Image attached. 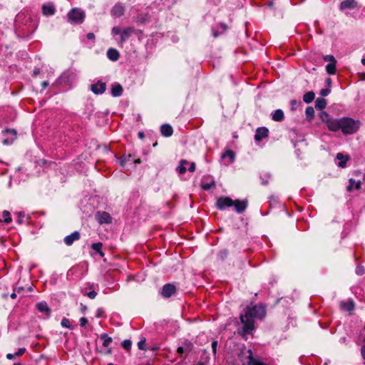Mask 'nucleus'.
Wrapping results in <instances>:
<instances>
[{"mask_svg": "<svg viewBox=\"0 0 365 365\" xmlns=\"http://www.w3.org/2000/svg\"><path fill=\"white\" fill-rule=\"evenodd\" d=\"M266 314L265 309L262 305L247 307L240 315V321L243 325L242 335L245 336L255 329V319H262Z\"/></svg>", "mask_w": 365, "mask_h": 365, "instance_id": "f257e3e1", "label": "nucleus"}, {"mask_svg": "<svg viewBox=\"0 0 365 365\" xmlns=\"http://www.w3.org/2000/svg\"><path fill=\"white\" fill-rule=\"evenodd\" d=\"M361 123L359 120H355L351 118H341L336 119L335 128L333 132L339 130L345 135L355 133L359 128Z\"/></svg>", "mask_w": 365, "mask_h": 365, "instance_id": "f03ea898", "label": "nucleus"}, {"mask_svg": "<svg viewBox=\"0 0 365 365\" xmlns=\"http://www.w3.org/2000/svg\"><path fill=\"white\" fill-rule=\"evenodd\" d=\"M68 20L71 24H81L85 19V12L80 9H72L67 14Z\"/></svg>", "mask_w": 365, "mask_h": 365, "instance_id": "7ed1b4c3", "label": "nucleus"}, {"mask_svg": "<svg viewBox=\"0 0 365 365\" xmlns=\"http://www.w3.org/2000/svg\"><path fill=\"white\" fill-rule=\"evenodd\" d=\"M320 118L324 123H326L329 130L333 131L336 129L335 125L337 118H331L329 115L325 111H323L320 113Z\"/></svg>", "mask_w": 365, "mask_h": 365, "instance_id": "20e7f679", "label": "nucleus"}, {"mask_svg": "<svg viewBox=\"0 0 365 365\" xmlns=\"http://www.w3.org/2000/svg\"><path fill=\"white\" fill-rule=\"evenodd\" d=\"M234 204V200L230 197H221L216 202L217 207L220 210H224L227 207H232Z\"/></svg>", "mask_w": 365, "mask_h": 365, "instance_id": "39448f33", "label": "nucleus"}, {"mask_svg": "<svg viewBox=\"0 0 365 365\" xmlns=\"http://www.w3.org/2000/svg\"><path fill=\"white\" fill-rule=\"evenodd\" d=\"M176 292L175 285L172 284H165L161 290V295L165 298H169Z\"/></svg>", "mask_w": 365, "mask_h": 365, "instance_id": "423d86ee", "label": "nucleus"}, {"mask_svg": "<svg viewBox=\"0 0 365 365\" xmlns=\"http://www.w3.org/2000/svg\"><path fill=\"white\" fill-rule=\"evenodd\" d=\"M96 219L101 225L111 222V217L107 212H98L96 215Z\"/></svg>", "mask_w": 365, "mask_h": 365, "instance_id": "0eeeda50", "label": "nucleus"}, {"mask_svg": "<svg viewBox=\"0 0 365 365\" xmlns=\"http://www.w3.org/2000/svg\"><path fill=\"white\" fill-rule=\"evenodd\" d=\"M106 84L101 81L91 85V90L95 94H102L106 91Z\"/></svg>", "mask_w": 365, "mask_h": 365, "instance_id": "6e6552de", "label": "nucleus"}, {"mask_svg": "<svg viewBox=\"0 0 365 365\" xmlns=\"http://www.w3.org/2000/svg\"><path fill=\"white\" fill-rule=\"evenodd\" d=\"M269 130L265 127L258 128L255 135V140L259 142L268 136Z\"/></svg>", "mask_w": 365, "mask_h": 365, "instance_id": "1a4fd4ad", "label": "nucleus"}, {"mask_svg": "<svg viewBox=\"0 0 365 365\" xmlns=\"http://www.w3.org/2000/svg\"><path fill=\"white\" fill-rule=\"evenodd\" d=\"M358 7V4L355 0H344L341 2L339 9L341 11L346 9H354Z\"/></svg>", "mask_w": 365, "mask_h": 365, "instance_id": "9d476101", "label": "nucleus"}, {"mask_svg": "<svg viewBox=\"0 0 365 365\" xmlns=\"http://www.w3.org/2000/svg\"><path fill=\"white\" fill-rule=\"evenodd\" d=\"M232 206L235 207V210L237 213H242L247 207V201L236 200L234 201Z\"/></svg>", "mask_w": 365, "mask_h": 365, "instance_id": "9b49d317", "label": "nucleus"}, {"mask_svg": "<svg viewBox=\"0 0 365 365\" xmlns=\"http://www.w3.org/2000/svg\"><path fill=\"white\" fill-rule=\"evenodd\" d=\"M80 239V233L78 231H75L73 233H71L69 235H67L63 239L64 243L68 245L71 246L74 241H76Z\"/></svg>", "mask_w": 365, "mask_h": 365, "instance_id": "f8f14e48", "label": "nucleus"}, {"mask_svg": "<svg viewBox=\"0 0 365 365\" xmlns=\"http://www.w3.org/2000/svg\"><path fill=\"white\" fill-rule=\"evenodd\" d=\"M340 308L342 311L351 312L354 309V303L352 299L342 301L340 302Z\"/></svg>", "mask_w": 365, "mask_h": 365, "instance_id": "ddd939ff", "label": "nucleus"}, {"mask_svg": "<svg viewBox=\"0 0 365 365\" xmlns=\"http://www.w3.org/2000/svg\"><path fill=\"white\" fill-rule=\"evenodd\" d=\"M125 11L124 6L120 4H116L111 9V14L113 16L119 17L123 15Z\"/></svg>", "mask_w": 365, "mask_h": 365, "instance_id": "4468645a", "label": "nucleus"}, {"mask_svg": "<svg viewBox=\"0 0 365 365\" xmlns=\"http://www.w3.org/2000/svg\"><path fill=\"white\" fill-rule=\"evenodd\" d=\"M135 29L133 27H128L123 29L120 33V42L123 43L134 33Z\"/></svg>", "mask_w": 365, "mask_h": 365, "instance_id": "2eb2a0df", "label": "nucleus"}, {"mask_svg": "<svg viewBox=\"0 0 365 365\" xmlns=\"http://www.w3.org/2000/svg\"><path fill=\"white\" fill-rule=\"evenodd\" d=\"M361 187V181H356L353 178H350L349 180V185L346 187V190L348 192H351L354 190H360Z\"/></svg>", "mask_w": 365, "mask_h": 365, "instance_id": "dca6fc26", "label": "nucleus"}, {"mask_svg": "<svg viewBox=\"0 0 365 365\" xmlns=\"http://www.w3.org/2000/svg\"><path fill=\"white\" fill-rule=\"evenodd\" d=\"M160 133L165 137H170L173 133V129L169 124H163L160 127Z\"/></svg>", "mask_w": 365, "mask_h": 365, "instance_id": "f3484780", "label": "nucleus"}, {"mask_svg": "<svg viewBox=\"0 0 365 365\" xmlns=\"http://www.w3.org/2000/svg\"><path fill=\"white\" fill-rule=\"evenodd\" d=\"M227 29V26L225 24L221 23L219 25H217L216 29L212 28V35L214 37H217L221 34L225 32Z\"/></svg>", "mask_w": 365, "mask_h": 365, "instance_id": "a211bd4d", "label": "nucleus"}, {"mask_svg": "<svg viewBox=\"0 0 365 365\" xmlns=\"http://www.w3.org/2000/svg\"><path fill=\"white\" fill-rule=\"evenodd\" d=\"M36 308L40 312L45 314L46 316H49L51 314V309L45 302L38 303L36 304Z\"/></svg>", "mask_w": 365, "mask_h": 365, "instance_id": "6ab92c4d", "label": "nucleus"}, {"mask_svg": "<svg viewBox=\"0 0 365 365\" xmlns=\"http://www.w3.org/2000/svg\"><path fill=\"white\" fill-rule=\"evenodd\" d=\"M107 57L112 61H116L120 57V53L115 48H111L107 51Z\"/></svg>", "mask_w": 365, "mask_h": 365, "instance_id": "aec40b11", "label": "nucleus"}, {"mask_svg": "<svg viewBox=\"0 0 365 365\" xmlns=\"http://www.w3.org/2000/svg\"><path fill=\"white\" fill-rule=\"evenodd\" d=\"M249 356H247L249 361L247 362V365H267L265 363L261 361L259 359H255L252 356V351L251 349H249Z\"/></svg>", "mask_w": 365, "mask_h": 365, "instance_id": "412c9836", "label": "nucleus"}, {"mask_svg": "<svg viewBox=\"0 0 365 365\" xmlns=\"http://www.w3.org/2000/svg\"><path fill=\"white\" fill-rule=\"evenodd\" d=\"M189 165V162L186 160H181L179 163V165L176 168V171L180 174H184L187 170V166Z\"/></svg>", "mask_w": 365, "mask_h": 365, "instance_id": "4be33fe9", "label": "nucleus"}, {"mask_svg": "<svg viewBox=\"0 0 365 365\" xmlns=\"http://www.w3.org/2000/svg\"><path fill=\"white\" fill-rule=\"evenodd\" d=\"M284 118V112L281 109L274 110L272 114V119L274 121L280 122Z\"/></svg>", "mask_w": 365, "mask_h": 365, "instance_id": "5701e85b", "label": "nucleus"}, {"mask_svg": "<svg viewBox=\"0 0 365 365\" xmlns=\"http://www.w3.org/2000/svg\"><path fill=\"white\" fill-rule=\"evenodd\" d=\"M123 91V87L120 84L116 83L112 86L111 94L114 97H118L122 95Z\"/></svg>", "mask_w": 365, "mask_h": 365, "instance_id": "b1692460", "label": "nucleus"}, {"mask_svg": "<svg viewBox=\"0 0 365 365\" xmlns=\"http://www.w3.org/2000/svg\"><path fill=\"white\" fill-rule=\"evenodd\" d=\"M336 158L340 160L339 163V166L341 168H344L346 166V162L349 160V156L344 155L341 153L336 154Z\"/></svg>", "mask_w": 365, "mask_h": 365, "instance_id": "393cba45", "label": "nucleus"}, {"mask_svg": "<svg viewBox=\"0 0 365 365\" xmlns=\"http://www.w3.org/2000/svg\"><path fill=\"white\" fill-rule=\"evenodd\" d=\"M6 133L10 135L11 138L4 139L3 143L4 145H9V144L12 143V142L14 141V140L16 137V133L14 130H6Z\"/></svg>", "mask_w": 365, "mask_h": 365, "instance_id": "a878e982", "label": "nucleus"}, {"mask_svg": "<svg viewBox=\"0 0 365 365\" xmlns=\"http://www.w3.org/2000/svg\"><path fill=\"white\" fill-rule=\"evenodd\" d=\"M327 106V101L323 98H318L315 101V108L318 110H323Z\"/></svg>", "mask_w": 365, "mask_h": 365, "instance_id": "bb28decb", "label": "nucleus"}, {"mask_svg": "<svg viewBox=\"0 0 365 365\" xmlns=\"http://www.w3.org/2000/svg\"><path fill=\"white\" fill-rule=\"evenodd\" d=\"M315 98V94L313 91H309L304 94L303 96V101L306 103H312Z\"/></svg>", "mask_w": 365, "mask_h": 365, "instance_id": "cd10ccee", "label": "nucleus"}, {"mask_svg": "<svg viewBox=\"0 0 365 365\" xmlns=\"http://www.w3.org/2000/svg\"><path fill=\"white\" fill-rule=\"evenodd\" d=\"M314 110L312 107L309 106L306 108L305 114L307 119L310 121L312 120L314 117Z\"/></svg>", "mask_w": 365, "mask_h": 365, "instance_id": "c85d7f7f", "label": "nucleus"}, {"mask_svg": "<svg viewBox=\"0 0 365 365\" xmlns=\"http://www.w3.org/2000/svg\"><path fill=\"white\" fill-rule=\"evenodd\" d=\"M215 187V180H212L210 182H205L202 180V187L205 190H209L210 188Z\"/></svg>", "mask_w": 365, "mask_h": 365, "instance_id": "c756f323", "label": "nucleus"}, {"mask_svg": "<svg viewBox=\"0 0 365 365\" xmlns=\"http://www.w3.org/2000/svg\"><path fill=\"white\" fill-rule=\"evenodd\" d=\"M336 63H329L326 66V71L328 74L333 75L336 72Z\"/></svg>", "mask_w": 365, "mask_h": 365, "instance_id": "7c9ffc66", "label": "nucleus"}, {"mask_svg": "<svg viewBox=\"0 0 365 365\" xmlns=\"http://www.w3.org/2000/svg\"><path fill=\"white\" fill-rule=\"evenodd\" d=\"M101 339L103 340V346L105 347L108 346L112 342V338L106 334H101Z\"/></svg>", "mask_w": 365, "mask_h": 365, "instance_id": "2f4dec72", "label": "nucleus"}, {"mask_svg": "<svg viewBox=\"0 0 365 365\" xmlns=\"http://www.w3.org/2000/svg\"><path fill=\"white\" fill-rule=\"evenodd\" d=\"M102 247H103V244L101 242L93 243L91 245V248L93 250L98 252L101 256H103L104 254L101 251Z\"/></svg>", "mask_w": 365, "mask_h": 365, "instance_id": "473e14b6", "label": "nucleus"}, {"mask_svg": "<svg viewBox=\"0 0 365 365\" xmlns=\"http://www.w3.org/2000/svg\"><path fill=\"white\" fill-rule=\"evenodd\" d=\"M222 158H229L231 163L235 160V153L230 150H227L222 155Z\"/></svg>", "mask_w": 365, "mask_h": 365, "instance_id": "72a5a7b5", "label": "nucleus"}, {"mask_svg": "<svg viewBox=\"0 0 365 365\" xmlns=\"http://www.w3.org/2000/svg\"><path fill=\"white\" fill-rule=\"evenodd\" d=\"M43 13L46 15H53L55 12V9L51 6H43Z\"/></svg>", "mask_w": 365, "mask_h": 365, "instance_id": "f704fd0d", "label": "nucleus"}, {"mask_svg": "<svg viewBox=\"0 0 365 365\" xmlns=\"http://www.w3.org/2000/svg\"><path fill=\"white\" fill-rule=\"evenodd\" d=\"M228 255V252L227 250H222L217 253V258L220 260H224L227 258Z\"/></svg>", "mask_w": 365, "mask_h": 365, "instance_id": "c9c22d12", "label": "nucleus"}, {"mask_svg": "<svg viewBox=\"0 0 365 365\" xmlns=\"http://www.w3.org/2000/svg\"><path fill=\"white\" fill-rule=\"evenodd\" d=\"M2 217H4V222L9 223L11 222V217H10V212L9 211H6V210L3 211Z\"/></svg>", "mask_w": 365, "mask_h": 365, "instance_id": "e433bc0d", "label": "nucleus"}, {"mask_svg": "<svg viewBox=\"0 0 365 365\" xmlns=\"http://www.w3.org/2000/svg\"><path fill=\"white\" fill-rule=\"evenodd\" d=\"M61 324L63 327L72 329V327L71 325L70 320L67 318H63V319L61 320Z\"/></svg>", "mask_w": 365, "mask_h": 365, "instance_id": "4c0bfd02", "label": "nucleus"}, {"mask_svg": "<svg viewBox=\"0 0 365 365\" xmlns=\"http://www.w3.org/2000/svg\"><path fill=\"white\" fill-rule=\"evenodd\" d=\"M299 104H300L299 101L294 100V99L290 101L291 109L292 110H296L298 108Z\"/></svg>", "mask_w": 365, "mask_h": 365, "instance_id": "58836bf2", "label": "nucleus"}, {"mask_svg": "<svg viewBox=\"0 0 365 365\" xmlns=\"http://www.w3.org/2000/svg\"><path fill=\"white\" fill-rule=\"evenodd\" d=\"M131 160V155H129L128 156H125L124 158H122L120 160V165L122 166H125L126 164Z\"/></svg>", "mask_w": 365, "mask_h": 365, "instance_id": "ea45409f", "label": "nucleus"}, {"mask_svg": "<svg viewBox=\"0 0 365 365\" xmlns=\"http://www.w3.org/2000/svg\"><path fill=\"white\" fill-rule=\"evenodd\" d=\"M122 346L125 349L129 350L131 347V341L128 339H125L122 342Z\"/></svg>", "mask_w": 365, "mask_h": 365, "instance_id": "a19ab883", "label": "nucleus"}, {"mask_svg": "<svg viewBox=\"0 0 365 365\" xmlns=\"http://www.w3.org/2000/svg\"><path fill=\"white\" fill-rule=\"evenodd\" d=\"M355 272L357 275L361 276L365 273V269L362 266H358L356 267Z\"/></svg>", "mask_w": 365, "mask_h": 365, "instance_id": "79ce46f5", "label": "nucleus"}, {"mask_svg": "<svg viewBox=\"0 0 365 365\" xmlns=\"http://www.w3.org/2000/svg\"><path fill=\"white\" fill-rule=\"evenodd\" d=\"M324 61L329 62V63H336V61L335 60L334 57L331 55H327L324 56Z\"/></svg>", "mask_w": 365, "mask_h": 365, "instance_id": "37998d69", "label": "nucleus"}, {"mask_svg": "<svg viewBox=\"0 0 365 365\" xmlns=\"http://www.w3.org/2000/svg\"><path fill=\"white\" fill-rule=\"evenodd\" d=\"M86 295L89 297L90 299H95L96 297L97 296V292L94 290L93 291H90L88 292H86Z\"/></svg>", "mask_w": 365, "mask_h": 365, "instance_id": "c03bdc74", "label": "nucleus"}, {"mask_svg": "<svg viewBox=\"0 0 365 365\" xmlns=\"http://www.w3.org/2000/svg\"><path fill=\"white\" fill-rule=\"evenodd\" d=\"M138 346L139 349L145 350L146 349V348H145V339L140 340L138 343Z\"/></svg>", "mask_w": 365, "mask_h": 365, "instance_id": "a18cd8bd", "label": "nucleus"}, {"mask_svg": "<svg viewBox=\"0 0 365 365\" xmlns=\"http://www.w3.org/2000/svg\"><path fill=\"white\" fill-rule=\"evenodd\" d=\"M331 91L329 88L322 89L320 91V95L322 96H327L330 93Z\"/></svg>", "mask_w": 365, "mask_h": 365, "instance_id": "49530a36", "label": "nucleus"}, {"mask_svg": "<svg viewBox=\"0 0 365 365\" xmlns=\"http://www.w3.org/2000/svg\"><path fill=\"white\" fill-rule=\"evenodd\" d=\"M26 351L25 348H20L18 349V351L15 353L16 356H22Z\"/></svg>", "mask_w": 365, "mask_h": 365, "instance_id": "de8ad7c7", "label": "nucleus"}, {"mask_svg": "<svg viewBox=\"0 0 365 365\" xmlns=\"http://www.w3.org/2000/svg\"><path fill=\"white\" fill-rule=\"evenodd\" d=\"M121 31H122L120 30V29L119 27H117V26L113 27V28L112 29V34H113V35H118V34H120V35Z\"/></svg>", "mask_w": 365, "mask_h": 365, "instance_id": "09e8293b", "label": "nucleus"}, {"mask_svg": "<svg viewBox=\"0 0 365 365\" xmlns=\"http://www.w3.org/2000/svg\"><path fill=\"white\" fill-rule=\"evenodd\" d=\"M79 322H80V326L82 327H84L88 323V320L85 317H81L80 319Z\"/></svg>", "mask_w": 365, "mask_h": 365, "instance_id": "8fccbe9b", "label": "nucleus"}, {"mask_svg": "<svg viewBox=\"0 0 365 365\" xmlns=\"http://www.w3.org/2000/svg\"><path fill=\"white\" fill-rule=\"evenodd\" d=\"M189 165L190 166L187 170L191 173L194 172L195 170V163L193 162L190 163H189Z\"/></svg>", "mask_w": 365, "mask_h": 365, "instance_id": "3c124183", "label": "nucleus"}, {"mask_svg": "<svg viewBox=\"0 0 365 365\" xmlns=\"http://www.w3.org/2000/svg\"><path fill=\"white\" fill-rule=\"evenodd\" d=\"M217 341H213L212 342V350L214 354H216L217 351Z\"/></svg>", "mask_w": 365, "mask_h": 365, "instance_id": "603ef678", "label": "nucleus"}, {"mask_svg": "<svg viewBox=\"0 0 365 365\" xmlns=\"http://www.w3.org/2000/svg\"><path fill=\"white\" fill-rule=\"evenodd\" d=\"M361 353L363 359L365 360V341H364V344L361 348Z\"/></svg>", "mask_w": 365, "mask_h": 365, "instance_id": "864d4df0", "label": "nucleus"}, {"mask_svg": "<svg viewBox=\"0 0 365 365\" xmlns=\"http://www.w3.org/2000/svg\"><path fill=\"white\" fill-rule=\"evenodd\" d=\"M86 38L88 39V40H93L95 38V35L93 33H88L86 35Z\"/></svg>", "mask_w": 365, "mask_h": 365, "instance_id": "5fc2aeb1", "label": "nucleus"}, {"mask_svg": "<svg viewBox=\"0 0 365 365\" xmlns=\"http://www.w3.org/2000/svg\"><path fill=\"white\" fill-rule=\"evenodd\" d=\"M24 214L20 213V214H19V218H18V220H17L18 223L21 224V223H22V222H23V219H24Z\"/></svg>", "mask_w": 365, "mask_h": 365, "instance_id": "6e6d98bb", "label": "nucleus"}, {"mask_svg": "<svg viewBox=\"0 0 365 365\" xmlns=\"http://www.w3.org/2000/svg\"><path fill=\"white\" fill-rule=\"evenodd\" d=\"M103 309H101V308L98 309V310H97V314H96V317H102V314H103Z\"/></svg>", "mask_w": 365, "mask_h": 365, "instance_id": "4d7b16f0", "label": "nucleus"}, {"mask_svg": "<svg viewBox=\"0 0 365 365\" xmlns=\"http://www.w3.org/2000/svg\"><path fill=\"white\" fill-rule=\"evenodd\" d=\"M360 336L363 339V340L365 341V327L361 331Z\"/></svg>", "mask_w": 365, "mask_h": 365, "instance_id": "13d9d810", "label": "nucleus"}, {"mask_svg": "<svg viewBox=\"0 0 365 365\" xmlns=\"http://www.w3.org/2000/svg\"><path fill=\"white\" fill-rule=\"evenodd\" d=\"M15 356H15V354H6V358H7L8 359H10V360H11V359H13Z\"/></svg>", "mask_w": 365, "mask_h": 365, "instance_id": "bf43d9fd", "label": "nucleus"}, {"mask_svg": "<svg viewBox=\"0 0 365 365\" xmlns=\"http://www.w3.org/2000/svg\"><path fill=\"white\" fill-rule=\"evenodd\" d=\"M262 184L264 185H267L268 184V180L267 179H264L263 178H262Z\"/></svg>", "mask_w": 365, "mask_h": 365, "instance_id": "052dcab7", "label": "nucleus"}, {"mask_svg": "<svg viewBox=\"0 0 365 365\" xmlns=\"http://www.w3.org/2000/svg\"><path fill=\"white\" fill-rule=\"evenodd\" d=\"M359 78L360 80L364 81L365 80V73H359Z\"/></svg>", "mask_w": 365, "mask_h": 365, "instance_id": "680f3d73", "label": "nucleus"}, {"mask_svg": "<svg viewBox=\"0 0 365 365\" xmlns=\"http://www.w3.org/2000/svg\"><path fill=\"white\" fill-rule=\"evenodd\" d=\"M183 351H184V349H183V347L180 346V347H178V354H182V353H183Z\"/></svg>", "mask_w": 365, "mask_h": 365, "instance_id": "e2e57ef3", "label": "nucleus"}, {"mask_svg": "<svg viewBox=\"0 0 365 365\" xmlns=\"http://www.w3.org/2000/svg\"><path fill=\"white\" fill-rule=\"evenodd\" d=\"M48 86V83L47 81H43L42 83V87L43 88H46Z\"/></svg>", "mask_w": 365, "mask_h": 365, "instance_id": "0e129e2a", "label": "nucleus"}, {"mask_svg": "<svg viewBox=\"0 0 365 365\" xmlns=\"http://www.w3.org/2000/svg\"><path fill=\"white\" fill-rule=\"evenodd\" d=\"M138 137L140 138H141V139L143 138H144V133L143 132H139L138 133Z\"/></svg>", "mask_w": 365, "mask_h": 365, "instance_id": "69168bd1", "label": "nucleus"}, {"mask_svg": "<svg viewBox=\"0 0 365 365\" xmlns=\"http://www.w3.org/2000/svg\"><path fill=\"white\" fill-rule=\"evenodd\" d=\"M11 297L12 299H16V294L15 292H13L11 294Z\"/></svg>", "mask_w": 365, "mask_h": 365, "instance_id": "338daca9", "label": "nucleus"}, {"mask_svg": "<svg viewBox=\"0 0 365 365\" xmlns=\"http://www.w3.org/2000/svg\"><path fill=\"white\" fill-rule=\"evenodd\" d=\"M327 85H329H329H331V80L330 78H327Z\"/></svg>", "mask_w": 365, "mask_h": 365, "instance_id": "774afa93", "label": "nucleus"}]
</instances>
